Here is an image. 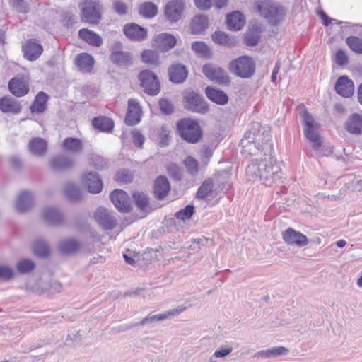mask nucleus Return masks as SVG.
Wrapping results in <instances>:
<instances>
[{
  "mask_svg": "<svg viewBox=\"0 0 362 362\" xmlns=\"http://www.w3.org/2000/svg\"><path fill=\"white\" fill-rule=\"evenodd\" d=\"M241 153L245 156L262 158L274 154L272 135L268 127L259 124L254 125L252 130L246 132L240 141Z\"/></svg>",
  "mask_w": 362,
  "mask_h": 362,
  "instance_id": "1",
  "label": "nucleus"
},
{
  "mask_svg": "<svg viewBox=\"0 0 362 362\" xmlns=\"http://www.w3.org/2000/svg\"><path fill=\"white\" fill-rule=\"evenodd\" d=\"M278 167L274 154L262 158H252L247 166L245 175L252 182L262 181L265 185H271L277 177Z\"/></svg>",
  "mask_w": 362,
  "mask_h": 362,
  "instance_id": "2",
  "label": "nucleus"
},
{
  "mask_svg": "<svg viewBox=\"0 0 362 362\" xmlns=\"http://www.w3.org/2000/svg\"><path fill=\"white\" fill-rule=\"evenodd\" d=\"M255 8V11L272 26H276L284 21L286 13L284 6L273 0H257Z\"/></svg>",
  "mask_w": 362,
  "mask_h": 362,
  "instance_id": "3",
  "label": "nucleus"
},
{
  "mask_svg": "<svg viewBox=\"0 0 362 362\" xmlns=\"http://www.w3.org/2000/svg\"><path fill=\"white\" fill-rule=\"evenodd\" d=\"M177 130L180 136L189 144H197L203 135L199 123L188 117L182 118L177 122Z\"/></svg>",
  "mask_w": 362,
  "mask_h": 362,
  "instance_id": "4",
  "label": "nucleus"
},
{
  "mask_svg": "<svg viewBox=\"0 0 362 362\" xmlns=\"http://www.w3.org/2000/svg\"><path fill=\"white\" fill-rule=\"evenodd\" d=\"M302 111L300 113L304 125L305 137L311 143L312 148L317 151L322 144L321 137L317 132L318 124L315 122L313 116L308 112L305 107L302 105Z\"/></svg>",
  "mask_w": 362,
  "mask_h": 362,
  "instance_id": "5",
  "label": "nucleus"
},
{
  "mask_svg": "<svg viewBox=\"0 0 362 362\" xmlns=\"http://www.w3.org/2000/svg\"><path fill=\"white\" fill-rule=\"evenodd\" d=\"M255 63L253 59L248 56H241L233 60L229 64V70L235 76L249 78L255 72Z\"/></svg>",
  "mask_w": 362,
  "mask_h": 362,
  "instance_id": "6",
  "label": "nucleus"
},
{
  "mask_svg": "<svg viewBox=\"0 0 362 362\" xmlns=\"http://www.w3.org/2000/svg\"><path fill=\"white\" fill-rule=\"evenodd\" d=\"M184 100L185 109L199 114H206L209 111L208 103L204 100L203 96L193 90L185 92Z\"/></svg>",
  "mask_w": 362,
  "mask_h": 362,
  "instance_id": "7",
  "label": "nucleus"
},
{
  "mask_svg": "<svg viewBox=\"0 0 362 362\" xmlns=\"http://www.w3.org/2000/svg\"><path fill=\"white\" fill-rule=\"evenodd\" d=\"M140 86L149 95H157L160 90V85L156 74L148 69L142 70L138 76Z\"/></svg>",
  "mask_w": 362,
  "mask_h": 362,
  "instance_id": "8",
  "label": "nucleus"
},
{
  "mask_svg": "<svg viewBox=\"0 0 362 362\" xmlns=\"http://www.w3.org/2000/svg\"><path fill=\"white\" fill-rule=\"evenodd\" d=\"M203 74L210 81L221 86H228L230 78L221 67L212 63H206L202 67Z\"/></svg>",
  "mask_w": 362,
  "mask_h": 362,
  "instance_id": "9",
  "label": "nucleus"
},
{
  "mask_svg": "<svg viewBox=\"0 0 362 362\" xmlns=\"http://www.w3.org/2000/svg\"><path fill=\"white\" fill-rule=\"evenodd\" d=\"M102 4L97 1H85L81 8V21L83 22L98 24L101 19Z\"/></svg>",
  "mask_w": 362,
  "mask_h": 362,
  "instance_id": "10",
  "label": "nucleus"
},
{
  "mask_svg": "<svg viewBox=\"0 0 362 362\" xmlns=\"http://www.w3.org/2000/svg\"><path fill=\"white\" fill-rule=\"evenodd\" d=\"M115 206L119 212L129 214L127 218L132 222L146 217L154 209L151 205H115Z\"/></svg>",
  "mask_w": 362,
  "mask_h": 362,
  "instance_id": "11",
  "label": "nucleus"
},
{
  "mask_svg": "<svg viewBox=\"0 0 362 362\" xmlns=\"http://www.w3.org/2000/svg\"><path fill=\"white\" fill-rule=\"evenodd\" d=\"M186 9L185 0H170L165 6L164 14L170 23H177L183 16Z\"/></svg>",
  "mask_w": 362,
  "mask_h": 362,
  "instance_id": "12",
  "label": "nucleus"
},
{
  "mask_svg": "<svg viewBox=\"0 0 362 362\" xmlns=\"http://www.w3.org/2000/svg\"><path fill=\"white\" fill-rule=\"evenodd\" d=\"M43 222L49 226L59 227L65 223V214L54 206H47L41 212Z\"/></svg>",
  "mask_w": 362,
  "mask_h": 362,
  "instance_id": "13",
  "label": "nucleus"
},
{
  "mask_svg": "<svg viewBox=\"0 0 362 362\" xmlns=\"http://www.w3.org/2000/svg\"><path fill=\"white\" fill-rule=\"evenodd\" d=\"M186 309L185 306H179L177 308L170 309L168 311H165L163 313H159L157 315H148L146 317H144L141 321L131 324L127 327V329H132L134 327H138L141 325H145L147 324L153 323L155 322L162 321L169 317L175 316L183 312Z\"/></svg>",
  "mask_w": 362,
  "mask_h": 362,
  "instance_id": "14",
  "label": "nucleus"
},
{
  "mask_svg": "<svg viewBox=\"0 0 362 362\" xmlns=\"http://www.w3.org/2000/svg\"><path fill=\"white\" fill-rule=\"evenodd\" d=\"M95 221L104 230H112L117 226L115 218L103 206H99L94 212Z\"/></svg>",
  "mask_w": 362,
  "mask_h": 362,
  "instance_id": "15",
  "label": "nucleus"
},
{
  "mask_svg": "<svg viewBox=\"0 0 362 362\" xmlns=\"http://www.w3.org/2000/svg\"><path fill=\"white\" fill-rule=\"evenodd\" d=\"M81 182L88 191L92 194L100 193L103 187V180L98 173L95 172L90 171L83 174Z\"/></svg>",
  "mask_w": 362,
  "mask_h": 362,
  "instance_id": "16",
  "label": "nucleus"
},
{
  "mask_svg": "<svg viewBox=\"0 0 362 362\" xmlns=\"http://www.w3.org/2000/svg\"><path fill=\"white\" fill-rule=\"evenodd\" d=\"M123 32L128 39L134 42H142L148 37L147 30L135 23L124 25Z\"/></svg>",
  "mask_w": 362,
  "mask_h": 362,
  "instance_id": "17",
  "label": "nucleus"
},
{
  "mask_svg": "<svg viewBox=\"0 0 362 362\" xmlns=\"http://www.w3.org/2000/svg\"><path fill=\"white\" fill-rule=\"evenodd\" d=\"M49 167L56 172L68 171L74 167L75 163L72 158L63 155L52 156L49 161Z\"/></svg>",
  "mask_w": 362,
  "mask_h": 362,
  "instance_id": "18",
  "label": "nucleus"
},
{
  "mask_svg": "<svg viewBox=\"0 0 362 362\" xmlns=\"http://www.w3.org/2000/svg\"><path fill=\"white\" fill-rule=\"evenodd\" d=\"M282 238L286 243L296 245L300 247L308 244L307 236L299 231H296L293 228H288L282 232Z\"/></svg>",
  "mask_w": 362,
  "mask_h": 362,
  "instance_id": "19",
  "label": "nucleus"
},
{
  "mask_svg": "<svg viewBox=\"0 0 362 362\" xmlns=\"http://www.w3.org/2000/svg\"><path fill=\"white\" fill-rule=\"evenodd\" d=\"M23 57L28 61L33 62L37 59L43 52L42 46L35 39L27 40L22 47Z\"/></svg>",
  "mask_w": 362,
  "mask_h": 362,
  "instance_id": "20",
  "label": "nucleus"
},
{
  "mask_svg": "<svg viewBox=\"0 0 362 362\" xmlns=\"http://www.w3.org/2000/svg\"><path fill=\"white\" fill-rule=\"evenodd\" d=\"M169 80L175 84L182 83L188 76L187 68L181 63H175L168 68Z\"/></svg>",
  "mask_w": 362,
  "mask_h": 362,
  "instance_id": "21",
  "label": "nucleus"
},
{
  "mask_svg": "<svg viewBox=\"0 0 362 362\" xmlns=\"http://www.w3.org/2000/svg\"><path fill=\"white\" fill-rule=\"evenodd\" d=\"M335 90L337 94L344 98L351 97L354 91V84L352 80L346 76L338 78L335 83Z\"/></svg>",
  "mask_w": 362,
  "mask_h": 362,
  "instance_id": "22",
  "label": "nucleus"
},
{
  "mask_svg": "<svg viewBox=\"0 0 362 362\" xmlns=\"http://www.w3.org/2000/svg\"><path fill=\"white\" fill-rule=\"evenodd\" d=\"M21 103L11 95L0 98V110L4 113L18 115L21 112Z\"/></svg>",
  "mask_w": 362,
  "mask_h": 362,
  "instance_id": "23",
  "label": "nucleus"
},
{
  "mask_svg": "<svg viewBox=\"0 0 362 362\" xmlns=\"http://www.w3.org/2000/svg\"><path fill=\"white\" fill-rule=\"evenodd\" d=\"M170 185L168 178L164 175H159L154 181L153 194L158 200H163L169 193Z\"/></svg>",
  "mask_w": 362,
  "mask_h": 362,
  "instance_id": "24",
  "label": "nucleus"
},
{
  "mask_svg": "<svg viewBox=\"0 0 362 362\" xmlns=\"http://www.w3.org/2000/svg\"><path fill=\"white\" fill-rule=\"evenodd\" d=\"M155 42L158 49L165 52L172 49L175 46L177 40L173 35L168 33H163L157 35Z\"/></svg>",
  "mask_w": 362,
  "mask_h": 362,
  "instance_id": "25",
  "label": "nucleus"
},
{
  "mask_svg": "<svg viewBox=\"0 0 362 362\" xmlns=\"http://www.w3.org/2000/svg\"><path fill=\"white\" fill-rule=\"evenodd\" d=\"M81 248L80 243L75 238L64 239L58 243L59 252L64 256L71 255L77 252Z\"/></svg>",
  "mask_w": 362,
  "mask_h": 362,
  "instance_id": "26",
  "label": "nucleus"
},
{
  "mask_svg": "<svg viewBox=\"0 0 362 362\" xmlns=\"http://www.w3.org/2000/svg\"><path fill=\"white\" fill-rule=\"evenodd\" d=\"M344 128L350 134H362V116L358 113L351 114L344 123Z\"/></svg>",
  "mask_w": 362,
  "mask_h": 362,
  "instance_id": "27",
  "label": "nucleus"
},
{
  "mask_svg": "<svg viewBox=\"0 0 362 362\" xmlns=\"http://www.w3.org/2000/svg\"><path fill=\"white\" fill-rule=\"evenodd\" d=\"M205 94L211 101L218 105H223L228 102V95L222 90L216 88L207 86L205 88Z\"/></svg>",
  "mask_w": 362,
  "mask_h": 362,
  "instance_id": "28",
  "label": "nucleus"
},
{
  "mask_svg": "<svg viewBox=\"0 0 362 362\" xmlns=\"http://www.w3.org/2000/svg\"><path fill=\"white\" fill-rule=\"evenodd\" d=\"M226 21L229 30L238 31L243 28L245 19L240 11H233L227 15Z\"/></svg>",
  "mask_w": 362,
  "mask_h": 362,
  "instance_id": "29",
  "label": "nucleus"
},
{
  "mask_svg": "<svg viewBox=\"0 0 362 362\" xmlns=\"http://www.w3.org/2000/svg\"><path fill=\"white\" fill-rule=\"evenodd\" d=\"M211 39L214 42L229 48L234 47L238 44V41L234 36L220 30L215 31L211 35Z\"/></svg>",
  "mask_w": 362,
  "mask_h": 362,
  "instance_id": "30",
  "label": "nucleus"
},
{
  "mask_svg": "<svg viewBox=\"0 0 362 362\" xmlns=\"http://www.w3.org/2000/svg\"><path fill=\"white\" fill-rule=\"evenodd\" d=\"M8 86L10 92L16 97L24 96L29 92L28 85L20 78H11Z\"/></svg>",
  "mask_w": 362,
  "mask_h": 362,
  "instance_id": "31",
  "label": "nucleus"
},
{
  "mask_svg": "<svg viewBox=\"0 0 362 362\" xmlns=\"http://www.w3.org/2000/svg\"><path fill=\"white\" fill-rule=\"evenodd\" d=\"M78 36L90 45L99 47L103 45V38L96 33L87 28L78 31Z\"/></svg>",
  "mask_w": 362,
  "mask_h": 362,
  "instance_id": "32",
  "label": "nucleus"
},
{
  "mask_svg": "<svg viewBox=\"0 0 362 362\" xmlns=\"http://www.w3.org/2000/svg\"><path fill=\"white\" fill-rule=\"evenodd\" d=\"M75 62L81 71L88 73L93 69L95 60L90 54L84 52L76 56Z\"/></svg>",
  "mask_w": 362,
  "mask_h": 362,
  "instance_id": "33",
  "label": "nucleus"
},
{
  "mask_svg": "<svg viewBox=\"0 0 362 362\" xmlns=\"http://www.w3.org/2000/svg\"><path fill=\"white\" fill-rule=\"evenodd\" d=\"M61 147L65 152L77 154L82 151L83 143L78 138L67 137L63 141Z\"/></svg>",
  "mask_w": 362,
  "mask_h": 362,
  "instance_id": "34",
  "label": "nucleus"
},
{
  "mask_svg": "<svg viewBox=\"0 0 362 362\" xmlns=\"http://www.w3.org/2000/svg\"><path fill=\"white\" fill-rule=\"evenodd\" d=\"M28 148L33 155L41 157L46 153L47 144L45 139L40 137H35L30 141Z\"/></svg>",
  "mask_w": 362,
  "mask_h": 362,
  "instance_id": "35",
  "label": "nucleus"
},
{
  "mask_svg": "<svg viewBox=\"0 0 362 362\" xmlns=\"http://www.w3.org/2000/svg\"><path fill=\"white\" fill-rule=\"evenodd\" d=\"M48 95L43 91H40L35 96L34 101L30 105V112L33 113L40 114L47 109V102Z\"/></svg>",
  "mask_w": 362,
  "mask_h": 362,
  "instance_id": "36",
  "label": "nucleus"
},
{
  "mask_svg": "<svg viewBox=\"0 0 362 362\" xmlns=\"http://www.w3.org/2000/svg\"><path fill=\"white\" fill-rule=\"evenodd\" d=\"M110 59L116 65L128 66L132 62V55L128 52L112 50Z\"/></svg>",
  "mask_w": 362,
  "mask_h": 362,
  "instance_id": "37",
  "label": "nucleus"
},
{
  "mask_svg": "<svg viewBox=\"0 0 362 362\" xmlns=\"http://www.w3.org/2000/svg\"><path fill=\"white\" fill-rule=\"evenodd\" d=\"M33 252L40 258H47L50 255V248L48 243L43 239H37L33 243Z\"/></svg>",
  "mask_w": 362,
  "mask_h": 362,
  "instance_id": "38",
  "label": "nucleus"
},
{
  "mask_svg": "<svg viewBox=\"0 0 362 362\" xmlns=\"http://www.w3.org/2000/svg\"><path fill=\"white\" fill-rule=\"evenodd\" d=\"M262 32L261 27L255 25L245 35V42L247 46L254 47L258 44L260 40Z\"/></svg>",
  "mask_w": 362,
  "mask_h": 362,
  "instance_id": "39",
  "label": "nucleus"
},
{
  "mask_svg": "<svg viewBox=\"0 0 362 362\" xmlns=\"http://www.w3.org/2000/svg\"><path fill=\"white\" fill-rule=\"evenodd\" d=\"M208 17L199 15L194 17L191 23V30L193 34H200L208 28Z\"/></svg>",
  "mask_w": 362,
  "mask_h": 362,
  "instance_id": "40",
  "label": "nucleus"
},
{
  "mask_svg": "<svg viewBox=\"0 0 362 362\" xmlns=\"http://www.w3.org/2000/svg\"><path fill=\"white\" fill-rule=\"evenodd\" d=\"M93 126L100 132H110L114 128L113 121L107 117H94L92 121Z\"/></svg>",
  "mask_w": 362,
  "mask_h": 362,
  "instance_id": "41",
  "label": "nucleus"
},
{
  "mask_svg": "<svg viewBox=\"0 0 362 362\" xmlns=\"http://www.w3.org/2000/svg\"><path fill=\"white\" fill-rule=\"evenodd\" d=\"M288 349L284 346H275L267 350H262L255 354V357L261 358H272L279 356H284L288 354Z\"/></svg>",
  "mask_w": 362,
  "mask_h": 362,
  "instance_id": "42",
  "label": "nucleus"
},
{
  "mask_svg": "<svg viewBox=\"0 0 362 362\" xmlns=\"http://www.w3.org/2000/svg\"><path fill=\"white\" fill-rule=\"evenodd\" d=\"M139 13L144 18H152L158 13V6L153 2L146 1L139 6Z\"/></svg>",
  "mask_w": 362,
  "mask_h": 362,
  "instance_id": "43",
  "label": "nucleus"
},
{
  "mask_svg": "<svg viewBox=\"0 0 362 362\" xmlns=\"http://www.w3.org/2000/svg\"><path fill=\"white\" fill-rule=\"evenodd\" d=\"M64 193L69 200L73 202L80 201L82 196L80 187L72 182L64 185Z\"/></svg>",
  "mask_w": 362,
  "mask_h": 362,
  "instance_id": "44",
  "label": "nucleus"
},
{
  "mask_svg": "<svg viewBox=\"0 0 362 362\" xmlns=\"http://www.w3.org/2000/svg\"><path fill=\"white\" fill-rule=\"evenodd\" d=\"M141 59L144 63L152 66H158L160 64L159 55L157 52L151 49H145L142 52Z\"/></svg>",
  "mask_w": 362,
  "mask_h": 362,
  "instance_id": "45",
  "label": "nucleus"
},
{
  "mask_svg": "<svg viewBox=\"0 0 362 362\" xmlns=\"http://www.w3.org/2000/svg\"><path fill=\"white\" fill-rule=\"evenodd\" d=\"M192 49L200 56L209 59L212 56L211 51L209 46L204 42L195 41L192 44Z\"/></svg>",
  "mask_w": 362,
  "mask_h": 362,
  "instance_id": "46",
  "label": "nucleus"
},
{
  "mask_svg": "<svg viewBox=\"0 0 362 362\" xmlns=\"http://www.w3.org/2000/svg\"><path fill=\"white\" fill-rule=\"evenodd\" d=\"M110 199L112 204H129V196L123 189H114L110 194Z\"/></svg>",
  "mask_w": 362,
  "mask_h": 362,
  "instance_id": "47",
  "label": "nucleus"
},
{
  "mask_svg": "<svg viewBox=\"0 0 362 362\" xmlns=\"http://www.w3.org/2000/svg\"><path fill=\"white\" fill-rule=\"evenodd\" d=\"M36 267V264L30 259H23L16 264V270L20 274H29Z\"/></svg>",
  "mask_w": 362,
  "mask_h": 362,
  "instance_id": "48",
  "label": "nucleus"
},
{
  "mask_svg": "<svg viewBox=\"0 0 362 362\" xmlns=\"http://www.w3.org/2000/svg\"><path fill=\"white\" fill-rule=\"evenodd\" d=\"M194 213L195 209L194 205H185V208L175 214V218L178 221L185 222L190 220Z\"/></svg>",
  "mask_w": 362,
  "mask_h": 362,
  "instance_id": "49",
  "label": "nucleus"
},
{
  "mask_svg": "<svg viewBox=\"0 0 362 362\" xmlns=\"http://www.w3.org/2000/svg\"><path fill=\"white\" fill-rule=\"evenodd\" d=\"M90 165L98 170H104L109 167L107 160L99 155H93L90 157Z\"/></svg>",
  "mask_w": 362,
  "mask_h": 362,
  "instance_id": "50",
  "label": "nucleus"
},
{
  "mask_svg": "<svg viewBox=\"0 0 362 362\" xmlns=\"http://www.w3.org/2000/svg\"><path fill=\"white\" fill-rule=\"evenodd\" d=\"M133 179L134 175L128 169H122L115 175V180L117 182L129 184L133 181Z\"/></svg>",
  "mask_w": 362,
  "mask_h": 362,
  "instance_id": "51",
  "label": "nucleus"
},
{
  "mask_svg": "<svg viewBox=\"0 0 362 362\" xmlns=\"http://www.w3.org/2000/svg\"><path fill=\"white\" fill-rule=\"evenodd\" d=\"M346 42L351 50L358 54H362V39L356 36H349Z\"/></svg>",
  "mask_w": 362,
  "mask_h": 362,
  "instance_id": "52",
  "label": "nucleus"
},
{
  "mask_svg": "<svg viewBox=\"0 0 362 362\" xmlns=\"http://www.w3.org/2000/svg\"><path fill=\"white\" fill-rule=\"evenodd\" d=\"M214 185L211 180H205L202 185L199 187L197 192V198L204 199L205 198L213 189Z\"/></svg>",
  "mask_w": 362,
  "mask_h": 362,
  "instance_id": "53",
  "label": "nucleus"
},
{
  "mask_svg": "<svg viewBox=\"0 0 362 362\" xmlns=\"http://www.w3.org/2000/svg\"><path fill=\"white\" fill-rule=\"evenodd\" d=\"M184 165L187 171L192 175H195L199 171V164L197 160L192 156H187L184 160Z\"/></svg>",
  "mask_w": 362,
  "mask_h": 362,
  "instance_id": "54",
  "label": "nucleus"
},
{
  "mask_svg": "<svg viewBox=\"0 0 362 362\" xmlns=\"http://www.w3.org/2000/svg\"><path fill=\"white\" fill-rule=\"evenodd\" d=\"M167 173L169 176L175 181H180L182 177V173L180 168L174 163H170L168 165Z\"/></svg>",
  "mask_w": 362,
  "mask_h": 362,
  "instance_id": "55",
  "label": "nucleus"
},
{
  "mask_svg": "<svg viewBox=\"0 0 362 362\" xmlns=\"http://www.w3.org/2000/svg\"><path fill=\"white\" fill-rule=\"evenodd\" d=\"M34 200L35 197L33 192L23 190L18 194L16 204H32Z\"/></svg>",
  "mask_w": 362,
  "mask_h": 362,
  "instance_id": "56",
  "label": "nucleus"
},
{
  "mask_svg": "<svg viewBox=\"0 0 362 362\" xmlns=\"http://www.w3.org/2000/svg\"><path fill=\"white\" fill-rule=\"evenodd\" d=\"M10 6L18 13H27L29 12V6L25 0H9Z\"/></svg>",
  "mask_w": 362,
  "mask_h": 362,
  "instance_id": "57",
  "label": "nucleus"
},
{
  "mask_svg": "<svg viewBox=\"0 0 362 362\" xmlns=\"http://www.w3.org/2000/svg\"><path fill=\"white\" fill-rule=\"evenodd\" d=\"M160 110L166 115H170L174 112V105L172 102L166 98H160L158 102Z\"/></svg>",
  "mask_w": 362,
  "mask_h": 362,
  "instance_id": "58",
  "label": "nucleus"
},
{
  "mask_svg": "<svg viewBox=\"0 0 362 362\" xmlns=\"http://www.w3.org/2000/svg\"><path fill=\"white\" fill-rule=\"evenodd\" d=\"M162 225L165 226L166 230L165 232H173V230H178L179 226L177 223L176 218L165 217L162 221Z\"/></svg>",
  "mask_w": 362,
  "mask_h": 362,
  "instance_id": "59",
  "label": "nucleus"
},
{
  "mask_svg": "<svg viewBox=\"0 0 362 362\" xmlns=\"http://www.w3.org/2000/svg\"><path fill=\"white\" fill-rule=\"evenodd\" d=\"M125 123L129 126H134L137 124L141 120V113L134 112L131 111L127 112L125 116Z\"/></svg>",
  "mask_w": 362,
  "mask_h": 362,
  "instance_id": "60",
  "label": "nucleus"
},
{
  "mask_svg": "<svg viewBox=\"0 0 362 362\" xmlns=\"http://www.w3.org/2000/svg\"><path fill=\"white\" fill-rule=\"evenodd\" d=\"M132 198L134 204H149V197L144 192L134 191L132 192Z\"/></svg>",
  "mask_w": 362,
  "mask_h": 362,
  "instance_id": "61",
  "label": "nucleus"
},
{
  "mask_svg": "<svg viewBox=\"0 0 362 362\" xmlns=\"http://www.w3.org/2000/svg\"><path fill=\"white\" fill-rule=\"evenodd\" d=\"M13 270L8 266L0 264V279L8 281L13 276Z\"/></svg>",
  "mask_w": 362,
  "mask_h": 362,
  "instance_id": "62",
  "label": "nucleus"
},
{
  "mask_svg": "<svg viewBox=\"0 0 362 362\" xmlns=\"http://www.w3.org/2000/svg\"><path fill=\"white\" fill-rule=\"evenodd\" d=\"M134 144L137 146L139 148H143V144L145 141L144 135L137 129H134L132 132Z\"/></svg>",
  "mask_w": 362,
  "mask_h": 362,
  "instance_id": "63",
  "label": "nucleus"
},
{
  "mask_svg": "<svg viewBox=\"0 0 362 362\" xmlns=\"http://www.w3.org/2000/svg\"><path fill=\"white\" fill-rule=\"evenodd\" d=\"M113 9L115 13L120 16L125 15L127 13V6L126 3L119 0L113 2Z\"/></svg>",
  "mask_w": 362,
  "mask_h": 362,
  "instance_id": "64",
  "label": "nucleus"
}]
</instances>
